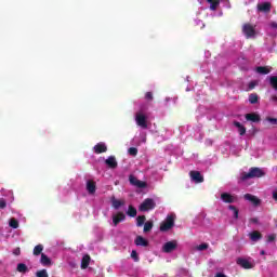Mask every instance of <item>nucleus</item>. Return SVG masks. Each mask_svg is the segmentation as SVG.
Returning <instances> with one entry per match:
<instances>
[{
    "label": "nucleus",
    "instance_id": "1",
    "mask_svg": "<svg viewBox=\"0 0 277 277\" xmlns=\"http://www.w3.org/2000/svg\"><path fill=\"white\" fill-rule=\"evenodd\" d=\"M134 120L137 127L141 129H148V114L145 107H141L134 115Z\"/></svg>",
    "mask_w": 277,
    "mask_h": 277
},
{
    "label": "nucleus",
    "instance_id": "2",
    "mask_svg": "<svg viewBox=\"0 0 277 277\" xmlns=\"http://www.w3.org/2000/svg\"><path fill=\"white\" fill-rule=\"evenodd\" d=\"M265 175V169L251 168L248 173H243L240 179L241 181H248V179H261Z\"/></svg>",
    "mask_w": 277,
    "mask_h": 277
},
{
    "label": "nucleus",
    "instance_id": "3",
    "mask_svg": "<svg viewBox=\"0 0 277 277\" xmlns=\"http://www.w3.org/2000/svg\"><path fill=\"white\" fill-rule=\"evenodd\" d=\"M1 196L0 209H5V207H10L14 202V193L12 190H2Z\"/></svg>",
    "mask_w": 277,
    "mask_h": 277
},
{
    "label": "nucleus",
    "instance_id": "4",
    "mask_svg": "<svg viewBox=\"0 0 277 277\" xmlns=\"http://www.w3.org/2000/svg\"><path fill=\"white\" fill-rule=\"evenodd\" d=\"M171 228H174V214L168 215L164 222L160 225L161 233H168Z\"/></svg>",
    "mask_w": 277,
    "mask_h": 277
},
{
    "label": "nucleus",
    "instance_id": "5",
    "mask_svg": "<svg viewBox=\"0 0 277 277\" xmlns=\"http://www.w3.org/2000/svg\"><path fill=\"white\" fill-rule=\"evenodd\" d=\"M242 34L246 38H256V28L252 24H245L242 26Z\"/></svg>",
    "mask_w": 277,
    "mask_h": 277
},
{
    "label": "nucleus",
    "instance_id": "6",
    "mask_svg": "<svg viewBox=\"0 0 277 277\" xmlns=\"http://www.w3.org/2000/svg\"><path fill=\"white\" fill-rule=\"evenodd\" d=\"M176 248H179V242L176 240H171L162 246V252L170 254V252H174Z\"/></svg>",
    "mask_w": 277,
    "mask_h": 277
},
{
    "label": "nucleus",
    "instance_id": "7",
    "mask_svg": "<svg viewBox=\"0 0 277 277\" xmlns=\"http://www.w3.org/2000/svg\"><path fill=\"white\" fill-rule=\"evenodd\" d=\"M221 200L223 202H227V203L232 205L233 202H237V196L229 194V193H222Z\"/></svg>",
    "mask_w": 277,
    "mask_h": 277
},
{
    "label": "nucleus",
    "instance_id": "8",
    "mask_svg": "<svg viewBox=\"0 0 277 277\" xmlns=\"http://www.w3.org/2000/svg\"><path fill=\"white\" fill-rule=\"evenodd\" d=\"M236 263H237V265H239L243 269H252V267H254V265H252V263H250V261H248L243 258H238L236 260Z\"/></svg>",
    "mask_w": 277,
    "mask_h": 277
},
{
    "label": "nucleus",
    "instance_id": "9",
    "mask_svg": "<svg viewBox=\"0 0 277 277\" xmlns=\"http://www.w3.org/2000/svg\"><path fill=\"white\" fill-rule=\"evenodd\" d=\"M155 207H157L155 200L147 198L141 203L140 209H155Z\"/></svg>",
    "mask_w": 277,
    "mask_h": 277
},
{
    "label": "nucleus",
    "instance_id": "10",
    "mask_svg": "<svg viewBox=\"0 0 277 277\" xmlns=\"http://www.w3.org/2000/svg\"><path fill=\"white\" fill-rule=\"evenodd\" d=\"M189 175L194 183H203L205 181V177L198 171H190Z\"/></svg>",
    "mask_w": 277,
    "mask_h": 277
},
{
    "label": "nucleus",
    "instance_id": "11",
    "mask_svg": "<svg viewBox=\"0 0 277 277\" xmlns=\"http://www.w3.org/2000/svg\"><path fill=\"white\" fill-rule=\"evenodd\" d=\"M245 200H248L249 202H251V205H253V207H259V205H261V199H259L256 196L251 195V194H246Z\"/></svg>",
    "mask_w": 277,
    "mask_h": 277
},
{
    "label": "nucleus",
    "instance_id": "12",
    "mask_svg": "<svg viewBox=\"0 0 277 277\" xmlns=\"http://www.w3.org/2000/svg\"><path fill=\"white\" fill-rule=\"evenodd\" d=\"M131 185H134L135 187H138L140 189L146 187V183L137 180V177L133 176V175H130V179H129Z\"/></svg>",
    "mask_w": 277,
    "mask_h": 277
},
{
    "label": "nucleus",
    "instance_id": "13",
    "mask_svg": "<svg viewBox=\"0 0 277 277\" xmlns=\"http://www.w3.org/2000/svg\"><path fill=\"white\" fill-rule=\"evenodd\" d=\"M93 150L96 153V155H101V153H107V145L105 143H97L93 147Z\"/></svg>",
    "mask_w": 277,
    "mask_h": 277
},
{
    "label": "nucleus",
    "instance_id": "14",
    "mask_svg": "<svg viewBox=\"0 0 277 277\" xmlns=\"http://www.w3.org/2000/svg\"><path fill=\"white\" fill-rule=\"evenodd\" d=\"M127 215H124V213L122 212H118L117 214H115L113 216V222L115 224V226H118V224H120V222H124Z\"/></svg>",
    "mask_w": 277,
    "mask_h": 277
},
{
    "label": "nucleus",
    "instance_id": "15",
    "mask_svg": "<svg viewBox=\"0 0 277 277\" xmlns=\"http://www.w3.org/2000/svg\"><path fill=\"white\" fill-rule=\"evenodd\" d=\"M134 243L135 246H141L142 248H148V240L142 236H136Z\"/></svg>",
    "mask_w": 277,
    "mask_h": 277
},
{
    "label": "nucleus",
    "instance_id": "16",
    "mask_svg": "<svg viewBox=\"0 0 277 277\" xmlns=\"http://www.w3.org/2000/svg\"><path fill=\"white\" fill-rule=\"evenodd\" d=\"M106 166H108V168L115 169L118 168V161H116V157L114 156H109L106 160H105Z\"/></svg>",
    "mask_w": 277,
    "mask_h": 277
},
{
    "label": "nucleus",
    "instance_id": "17",
    "mask_svg": "<svg viewBox=\"0 0 277 277\" xmlns=\"http://www.w3.org/2000/svg\"><path fill=\"white\" fill-rule=\"evenodd\" d=\"M40 263L43 265V267H51V265H53L49 256L44 253H41Z\"/></svg>",
    "mask_w": 277,
    "mask_h": 277
},
{
    "label": "nucleus",
    "instance_id": "18",
    "mask_svg": "<svg viewBox=\"0 0 277 277\" xmlns=\"http://www.w3.org/2000/svg\"><path fill=\"white\" fill-rule=\"evenodd\" d=\"M200 4H202V2L205 0H198ZM208 3H210V10H212L213 12H215V10H217V8L220 6V0H207Z\"/></svg>",
    "mask_w": 277,
    "mask_h": 277
},
{
    "label": "nucleus",
    "instance_id": "19",
    "mask_svg": "<svg viewBox=\"0 0 277 277\" xmlns=\"http://www.w3.org/2000/svg\"><path fill=\"white\" fill-rule=\"evenodd\" d=\"M259 12H269L272 4L269 2H262L258 4Z\"/></svg>",
    "mask_w": 277,
    "mask_h": 277
},
{
    "label": "nucleus",
    "instance_id": "20",
    "mask_svg": "<svg viewBox=\"0 0 277 277\" xmlns=\"http://www.w3.org/2000/svg\"><path fill=\"white\" fill-rule=\"evenodd\" d=\"M87 190L89 194H95L96 193V183L94 181H88L87 182Z\"/></svg>",
    "mask_w": 277,
    "mask_h": 277
},
{
    "label": "nucleus",
    "instance_id": "21",
    "mask_svg": "<svg viewBox=\"0 0 277 277\" xmlns=\"http://www.w3.org/2000/svg\"><path fill=\"white\" fill-rule=\"evenodd\" d=\"M90 261H91L90 255L88 254L83 255L81 260V269H88V267L90 266Z\"/></svg>",
    "mask_w": 277,
    "mask_h": 277
},
{
    "label": "nucleus",
    "instance_id": "22",
    "mask_svg": "<svg viewBox=\"0 0 277 277\" xmlns=\"http://www.w3.org/2000/svg\"><path fill=\"white\" fill-rule=\"evenodd\" d=\"M250 239H251V241H259V240L263 239V235L259 230H253L250 234Z\"/></svg>",
    "mask_w": 277,
    "mask_h": 277
},
{
    "label": "nucleus",
    "instance_id": "23",
    "mask_svg": "<svg viewBox=\"0 0 277 277\" xmlns=\"http://www.w3.org/2000/svg\"><path fill=\"white\" fill-rule=\"evenodd\" d=\"M246 120H249L250 122H260L261 117L256 114H247Z\"/></svg>",
    "mask_w": 277,
    "mask_h": 277
},
{
    "label": "nucleus",
    "instance_id": "24",
    "mask_svg": "<svg viewBox=\"0 0 277 277\" xmlns=\"http://www.w3.org/2000/svg\"><path fill=\"white\" fill-rule=\"evenodd\" d=\"M256 72L260 75H269V72H272V67H256Z\"/></svg>",
    "mask_w": 277,
    "mask_h": 277
},
{
    "label": "nucleus",
    "instance_id": "25",
    "mask_svg": "<svg viewBox=\"0 0 277 277\" xmlns=\"http://www.w3.org/2000/svg\"><path fill=\"white\" fill-rule=\"evenodd\" d=\"M42 250H44V246H42V245H37V246L34 248L32 254H34L35 256H40V254H42Z\"/></svg>",
    "mask_w": 277,
    "mask_h": 277
},
{
    "label": "nucleus",
    "instance_id": "26",
    "mask_svg": "<svg viewBox=\"0 0 277 277\" xmlns=\"http://www.w3.org/2000/svg\"><path fill=\"white\" fill-rule=\"evenodd\" d=\"M17 272H19V274H27V272H29V268L25 265V263H19L17 264Z\"/></svg>",
    "mask_w": 277,
    "mask_h": 277
},
{
    "label": "nucleus",
    "instance_id": "27",
    "mask_svg": "<svg viewBox=\"0 0 277 277\" xmlns=\"http://www.w3.org/2000/svg\"><path fill=\"white\" fill-rule=\"evenodd\" d=\"M234 126L238 129L240 135H246V128L239 121H235Z\"/></svg>",
    "mask_w": 277,
    "mask_h": 277
},
{
    "label": "nucleus",
    "instance_id": "28",
    "mask_svg": "<svg viewBox=\"0 0 277 277\" xmlns=\"http://www.w3.org/2000/svg\"><path fill=\"white\" fill-rule=\"evenodd\" d=\"M122 205H124V201H122L120 199H113V207L115 209H120V207H122Z\"/></svg>",
    "mask_w": 277,
    "mask_h": 277
},
{
    "label": "nucleus",
    "instance_id": "29",
    "mask_svg": "<svg viewBox=\"0 0 277 277\" xmlns=\"http://www.w3.org/2000/svg\"><path fill=\"white\" fill-rule=\"evenodd\" d=\"M268 79L272 88H274V90H277V76H271Z\"/></svg>",
    "mask_w": 277,
    "mask_h": 277
},
{
    "label": "nucleus",
    "instance_id": "30",
    "mask_svg": "<svg viewBox=\"0 0 277 277\" xmlns=\"http://www.w3.org/2000/svg\"><path fill=\"white\" fill-rule=\"evenodd\" d=\"M144 222H146L145 215H140L136 217V226H144Z\"/></svg>",
    "mask_w": 277,
    "mask_h": 277
},
{
    "label": "nucleus",
    "instance_id": "31",
    "mask_svg": "<svg viewBox=\"0 0 277 277\" xmlns=\"http://www.w3.org/2000/svg\"><path fill=\"white\" fill-rule=\"evenodd\" d=\"M144 233H150V230H153V222L150 221H147L145 224H144Z\"/></svg>",
    "mask_w": 277,
    "mask_h": 277
},
{
    "label": "nucleus",
    "instance_id": "32",
    "mask_svg": "<svg viewBox=\"0 0 277 277\" xmlns=\"http://www.w3.org/2000/svg\"><path fill=\"white\" fill-rule=\"evenodd\" d=\"M196 250H198L199 252H202V251H205V250H209V243L203 242V243L197 246V247H196Z\"/></svg>",
    "mask_w": 277,
    "mask_h": 277
},
{
    "label": "nucleus",
    "instance_id": "33",
    "mask_svg": "<svg viewBox=\"0 0 277 277\" xmlns=\"http://www.w3.org/2000/svg\"><path fill=\"white\" fill-rule=\"evenodd\" d=\"M258 101H259V95L254 93L249 95V103H251L252 105H254V103H258Z\"/></svg>",
    "mask_w": 277,
    "mask_h": 277
},
{
    "label": "nucleus",
    "instance_id": "34",
    "mask_svg": "<svg viewBox=\"0 0 277 277\" xmlns=\"http://www.w3.org/2000/svg\"><path fill=\"white\" fill-rule=\"evenodd\" d=\"M9 225L11 226V228H18V220L12 217L9 222Z\"/></svg>",
    "mask_w": 277,
    "mask_h": 277
},
{
    "label": "nucleus",
    "instance_id": "35",
    "mask_svg": "<svg viewBox=\"0 0 277 277\" xmlns=\"http://www.w3.org/2000/svg\"><path fill=\"white\" fill-rule=\"evenodd\" d=\"M131 259H133L135 263H140V255L137 254V251L133 250L131 252Z\"/></svg>",
    "mask_w": 277,
    "mask_h": 277
},
{
    "label": "nucleus",
    "instance_id": "36",
    "mask_svg": "<svg viewBox=\"0 0 277 277\" xmlns=\"http://www.w3.org/2000/svg\"><path fill=\"white\" fill-rule=\"evenodd\" d=\"M36 276L37 277H49V273L47 272V269H41V271H38L37 273H36Z\"/></svg>",
    "mask_w": 277,
    "mask_h": 277
},
{
    "label": "nucleus",
    "instance_id": "37",
    "mask_svg": "<svg viewBox=\"0 0 277 277\" xmlns=\"http://www.w3.org/2000/svg\"><path fill=\"white\" fill-rule=\"evenodd\" d=\"M128 153H129V155H131L132 157H135V156L137 155V148H135V147H130V148L128 149Z\"/></svg>",
    "mask_w": 277,
    "mask_h": 277
},
{
    "label": "nucleus",
    "instance_id": "38",
    "mask_svg": "<svg viewBox=\"0 0 277 277\" xmlns=\"http://www.w3.org/2000/svg\"><path fill=\"white\" fill-rule=\"evenodd\" d=\"M127 213L130 217H135L137 215V209H129Z\"/></svg>",
    "mask_w": 277,
    "mask_h": 277
},
{
    "label": "nucleus",
    "instance_id": "39",
    "mask_svg": "<svg viewBox=\"0 0 277 277\" xmlns=\"http://www.w3.org/2000/svg\"><path fill=\"white\" fill-rule=\"evenodd\" d=\"M266 122H269V124L276 126L277 124V118L267 117Z\"/></svg>",
    "mask_w": 277,
    "mask_h": 277
},
{
    "label": "nucleus",
    "instance_id": "40",
    "mask_svg": "<svg viewBox=\"0 0 277 277\" xmlns=\"http://www.w3.org/2000/svg\"><path fill=\"white\" fill-rule=\"evenodd\" d=\"M273 241H276V234H271L267 236V242L272 243Z\"/></svg>",
    "mask_w": 277,
    "mask_h": 277
},
{
    "label": "nucleus",
    "instance_id": "41",
    "mask_svg": "<svg viewBox=\"0 0 277 277\" xmlns=\"http://www.w3.org/2000/svg\"><path fill=\"white\" fill-rule=\"evenodd\" d=\"M256 85H259V82L256 81H252L249 83V90H254V88H256Z\"/></svg>",
    "mask_w": 277,
    "mask_h": 277
},
{
    "label": "nucleus",
    "instance_id": "42",
    "mask_svg": "<svg viewBox=\"0 0 277 277\" xmlns=\"http://www.w3.org/2000/svg\"><path fill=\"white\" fill-rule=\"evenodd\" d=\"M13 254H14L15 256H19V255H21V248H15V249L13 250Z\"/></svg>",
    "mask_w": 277,
    "mask_h": 277
},
{
    "label": "nucleus",
    "instance_id": "43",
    "mask_svg": "<svg viewBox=\"0 0 277 277\" xmlns=\"http://www.w3.org/2000/svg\"><path fill=\"white\" fill-rule=\"evenodd\" d=\"M145 98H147V101H153V93L147 92V93L145 94Z\"/></svg>",
    "mask_w": 277,
    "mask_h": 277
},
{
    "label": "nucleus",
    "instance_id": "44",
    "mask_svg": "<svg viewBox=\"0 0 277 277\" xmlns=\"http://www.w3.org/2000/svg\"><path fill=\"white\" fill-rule=\"evenodd\" d=\"M233 212H234V217L237 220V217H239V210L234 209Z\"/></svg>",
    "mask_w": 277,
    "mask_h": 277
},
{
    "label": "nucleus",
    "instance_id": "45",
    "mask_svg": "<svg viewBox=\"0 0 277 277\" xmlns=\"http://www.w3.org/2000/svg\"><path fill=\"white\" fill-rule=\"evenodd\" d=\"M250 223L251 224H259V219L252 217V219H250Z\"/></svg>",
    "mask_w": 277,
    "mask_h": 277
},
{
    "label": "nucleus",
    "instance_id": "46",
    "mask_svg": "<svg viewBox=\"0 0 277 277\" xmlns=\"http://www.w3.org/2000/svg\"><path fill=\"white\" fill-rule=\"evenodd\" d=\"M206 145H207V146H212V145H213V141L210 140V138H207V140H206Z\"/></svg>",
    "mask_w": 277,
    "mask_h": 277
},
{
    "label": "nucleus",
    "instance_id": "47",
    "mask_svg": "<svg viewBox=\"0 0 277 277\" xmlns=\"http://www.w3.org/2000/svg\"><path fill=\"white\" fill-rule=\"evenodd\" d=\"M196 24L201 25V29L205 28V24H202V21L198 19V21H196Z\"/></svg>",
    "mask_w": 277,
    "mask_h": 277
},
{
    "label": "nucleus",
    "instance_id": "48",
    "mask_svg": "<svg viewBox=\"0 0 277 277\" xmlns=\"http://www.w3.org/2000/svg\"><path fill=\"white\" fill-rule=\"evenodd\" d=\"M271 27H273V29H277V24H276V22L271 23Z\"/></svg>",
    "mask_w": 277,
    "mask_h": 277
},
{
    "label": "nucleus",
    "instance_id": "49",
    "mask_svg": "<svg viewBox=\"0 0 277 277\" xmlns=\"http://www.w3.org/2000/svg\"><path fill=\"white\" fill-rule=\"evenodd\" d=\"M273 198H274V200H277V190L273 192Z\"/></svg>",
    "mask_w": 277,
    "mask_h": 277
},
{
    "label": "nucleus",
    "instance_id": "50",
    "mask_svg": "<svg viewBox=\"0 0 277 277\" xmlns=\"http://www.w3.org/2000/svg\"><path fill=\"white\" fill-rule=\"evenodd\" d=\"M215 277H227V276L224 275V274H222V273H217V274L215 275Z\"/></svg>",
    "mask_w": 277,
    "mask_h": 277
},
{
    "label": "nucleus",
    "instance_id": "51",
    "mask_svg": "<svg viewBox=\"0 0 277 277\" xmlns=\"http://www.w3.org/2000/svg\"><path fill=\"white\" fill-rule=\"evenodd\" d=\"M260 254H262V255L265 254V251L262 250V251L260 252Z\"/></svg>",
    "mask_w": 277,
    "mask_h": 277
},
{
    "label": "nucleus",
    "instance_id": "52",
    "mask_svg": "<svg viewBox=\"0 0 277 277\" xmlns=\"http://www.w3.org/2000/svg\"><path fill=\"white\" fill-rule=\"evenodd\" d=\"M229 209H235V207H233V206H229Z\"/></svg>",
    "mask_w": 277,
    "mask_h": 277
},
{
    "label": "nucleus",
    "instance_id": "53",
    "mask_svg": "<svg viewBox=\"0 0 277 277\" xmlns=\"http://www.w3.org/2000/svg\"><path fill=\"white\" fill-rule=\"evenodd\" d=\"M129 209H133V207H132V206H130V207H129Z\"/></svg>",
    "mask_w": 277,
    "mask_h": 277
},
{
    "label": "nucleus",
    "instance_id": "54",
    "mask_svg": "<svg viewBox=\"0 0 277 277\" xmlns=\"http://www.w3.org/2000/svg\"><path fill=\"white\" fill-rule=\"evenodd\" d=\"M143 211H148V209H143Z\"/></svg>",
    "mask_w": 277,
    "mask_h": 277
}]
</instances>
